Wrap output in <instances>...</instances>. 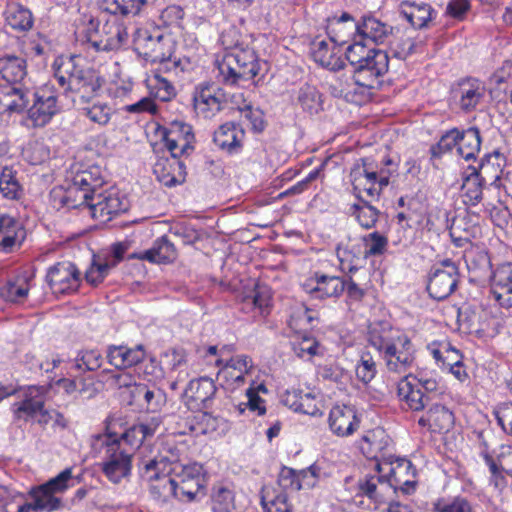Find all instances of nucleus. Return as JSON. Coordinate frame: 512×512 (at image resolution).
<instances>
[{"instance_id":"obj_1","label":"nucleus","mask_w":512,"mask_h":512,"mask_svg":"<svg viewBox=\"0 0 512 512\" xmlns=\"http://www.w3.org/2000/svg\"><path fill=\"white\" fill-rule=\"evenodd\" d=\"M141 477L151 482V492L164 501L176 498L191 502L203 487V467L199 463L183 464L163 455L142 458L139 463Z\"/></svg>"},{"instance_id":"obj_2","label":"nucleus","mask_w":512,"mask_h":512,"mask_svg":"<svg viewBox=\"0 0 512 512\" xmlns=\"http://www.w3.org/2000/svg\"><path fill=\"white\" fill-rule=\"evenodd\" d=\"M97 167L77 172L66 187L54 188L51 191L53 206L57 209H89L93 194L103 184Z\"/></svg>"},{"instance_id":"obj_3","label":"nucleus","mask_w":512,"mask_h":512,"mask_svg":"<svg viewBox=\"0 0 512 512\" xmlns=\"http://www.w3.org/2000/svg\"><path fill=\"white\" fill-rule=\"evenodd\" d=\"M133 43L136 51L147 61L161 63L167 71H183L180 59H172L175 49V42L169 35L159 28L140 27L133 35Z\"/></svg>"},{"instance_id":"obj_4","label":"nucleus","mask_w":512,"mask_h":512,"mask_svg":"<svg viewBox=\"0 0 512 512\" xmlns=\"http://www.w3.org/2000/svg\"><path fill=\"white\" fill-rule=\"evenodd\" d=\"M368 342L383 355L390 371L401 372L410 363L409 355L397 349L398 343L404 347L410 344V340L399 335L389 322L371 323L368 329Z\"/></svg>"},{"instance_id":"obj_5","label":"nucleus","mask_w":512,"mask_h":512,"mask_svg":"<svg viewBox=\"0 0 512 512\" xmlns=\"http://www.w3.org/2000/svg\"><path fill=\"white\" fill-rule=\"evenodd\" d=\"M91 449L95 456L104 455L101 471L110 482L118 484L130 476L132 453L127 449H120L119 442L109 435L92 436Z\"/></svg>"},{"instance_id":"obj_6","label":"nucleus","mask_w":512,"mask_h":512,"mask_svg":"<svg viewBox=\"0 0 512 512\" xmlns=\"http://www.w3.org/2000/svg\"><path fill=\"white\" fill-rule=\"evenodd\" d=\"M78 39L96 52L118 50L128 40L126 26L116 18L104 23L90 18L78 32Z\"/></svg>"},{"instance_id":"obj_7","label":"nucleus","mask_w":512,"mask_h":512,"mask_svg":"<svg viewBox=\"0 0 512 512\" xmlns=\"http://www.w3.org/2000/svg\"><path fill=\"white\" fill-rule=\"evenodd\" d=\"M55 79L65 92L75 94L82 102L90 101L99 91L102 82L95 71L83 69L75 62V57L63 61L55 71Z\"/></svg>"},{"instance_id":"obj_8","label":"nucleus","mask_w":512,"mask_h":512,"mask_svg":"<svg viewBox=\"0 0 512 512\" xmlns=\"http://www.w3.org/2000/svg\"><path fill=\"white\" fill-rule=\"evenodd\" d=\"M217 78L225 85H241L252 81L259 73V62L250 48H241L227 52L217 61Z\"/></svg>"},{"instance_id":"obj_9","label":"nucleus","mask_w":512,"mask_h":512,"mask_svg":"<svg viewBox=\"0 0 512 512\" xmlns=\"http://www.w3.org/2000/svg\"><path fill=\"white\" fill-rule=\"evenodd\" d=\"M377 472L382 473L387 482L391 484L392 492L397 490L410 494L415 490L416 471L411 461L405 458H387L378 461Z\"/></svg>"},{"instance_id":"obj_10","label":"nucleus","mask_w":512,"mask_h":512,"mask_svg":"<svg viewBox=\"0 0 512 512\" xmlns=\"http://www.w3.org/2000/svg\"><path fill=\"white\" fill-rule=\"evenodd\" d=\"M45 386H27L24 392V399L15 404L17 406L15 414L21 418L23 414L27 417L35 418L40 424L46 425L55 419L58 425L65 426L63 416L55 410H48L44 407L43 391Z\"/></svg>"},{"instance_id":"obj_11","label":"nucleus","mask_w":512,"mask_h":512,"mask_svg":"<svg viewBox=\"0 0 512 512\" xmlns=\"http://www.w3.org/2000/svg\"><path fill=\"white\" fill-rule=\"evenodd\" d=\"M259 370L253 366L251 359L246 355L230 357L224 362L216 375V381L226 382H247L248 384H264L265 379L260 380L256 375Z\"/></svg>"},{"instance_id":"obj_12","label":"nucleus","mask_w":512,"mask_h":512,"mask_svg":"<svg viewBox=\"0 0 512 512\" xmlns=\"http://www.w3.org/2000/svg\"><path fill=\"white\" fill-rule=\"evenodd\" d=\"M353 190L359 200L377 198L382 192L375 174V167L368 159H361L350 172Z\"/></svg>"},{"instance_id":"obj_13","label":"nucleus","mask_w":512,"mask_h":512,"mask_svg":"<svg viewBox=\"0 0 512 512\" xmlns=\"http://www.w3.org/2000/svg\"><path fill=\"white\" fill-rule=\"evenodd\" d=\"M389 58L385 51L373 49L371 54L354 70L355 82L359 87L373 88L378 78L388 71Z\"/></svg>"},{"instance_id":"obj_14","label":"nucleus","mask_w":512,"mask_h":512,"mask_svg":"<svg viewBox=\"0 0 512 512\" xmlns=\"http://www.w3.org/2000/svg\"><path fill=\"white\" fill-rule=\"evenodd\" d=\"M457 282L458 269L453 262L447 260L441 264V267L434 269L429 278L427 290L432 298L443 300L451 295Z\"/></svg>"},{"instance_id":"obj_15","label":"nucleus","mask_w":512,"mask_h":512,"mask_svg":"<svg viewBox=\"0 0 512 512\" xmlns=\"http://www.w3.org/2000/svg\"><path fill=\"white\" fill-rule=\"evenodd\" d=\"M357 489V496L366 497L369 500V507L372 509H377L394 495L391 484L379 472H377V475L366 476L360 479Z\"/></svg>"},{"instance_id":"obj_16","label":"nucleus","mask_w":512,"mask_h":512,"mask_svg":"<svg viewBox=\"0 0 512 512\" xmlns=\"http://www.w3.org/2000/svg\"><path fill=\"white\" fill-rule=\"evenodd\" d=\"M80 274L71 262L57 263L47 273V281L55 294H66L77 290Z\"/></svg>"},{"instance_id":"obj_17","label":"nucleus","mask_w":512,"mask_h":512,"mask_svg":"<svg viewBox=\"0 0 512 512\" xmlns=\"http://www.w3.org/2000/svg\"><path fill=\"white\" fill-rule=\"evenodd\" d=\"M126 203L115 191L94 192L88 212L100 222H107L119 212L126 211Z\"/></svg>"},{"instance_id":"obj_18","label":"nucleus","mask_w":512,"mask_h":512,"mask_svg":"<svg viewBox=\"0 0 512 512\" xmlns=\"http://www.w3.org/2000/svg\"><path fill=\"white\" fill-rule=\"evenodd\" d=\"M163 141L170 152L169 158H177L193 149L194 135L191 126L182 123H173L169 130L163 133Z\"/></svg>"},{"instance_id":"obj_19","label":"nucleus","mask_w":512,"mask_h":512,"mask_svg":"<svg viewBox=\"0 0 512 512\" xmlns=\"http://www.w3.org/2000/svg\"><path fill=\"white\" fill-rule=\"evenodd\" d=\"M359 419L356 410L349 405H335L328 417L330 431L338 437L352 435L359 427Z\"/></svg>"},{"instance_id":"obj_20","label":"nucleus","mask_w":512,"mask_h":512,"mask_svg":"<svg viewBox=\"0 0 512 512\" xmlns=\"http://www.w3.org/2000/svg\"><path fill=\"white\" fill-rule=\"evenodd\" d=\"M194 109L203 118H211L222 109L224 94L210 85L197 87L193 96Z\"/></svg>"},{"instance_id":"obj_21","label":"nucleus","mask_w":512,"mask_h":512,"mask_svg":"<svg viewBox=\"0 0 512 512\" xmlns=\"http://www.w3.org/2000/svg\"><path fill=\"white\" fill-rule=\"evenodd\" d=\"M153 173L157 180L167 187L182 184L185 181V165L177 158H169L165 155L158 156L153 165Z\"/></svg>"},{"instance_id":"obj_22","label":"nucleus","mask_w":512,"mask_h":512,"mask_svg":"<svg viewBox=\"0 0 512 512\" xmlns=\"http://www.w3.org/2000/svg\"><path fill=\"white\" fill-rule=\"evenodd\" d=\"M311 55L315 62L329 70L343 68L344 62L341 59V49L335 44L334 39H316L311 44Z\"/></svg>"},{"instance_id":"obj_23","label":"nucleus","mask_w":512,"mask_h":512,"mask_svg":"<svg viewBox=\"0 0 512 512\" xmlns=\"http://www.w3.org/2000/svg\"><path fill=\"white\" fill-rule=\"evenodd\" d=\"M35 100L28 110V120L33 127H44L57 112V99L46 91L34 94Z\"/></svg>"},{"instance_id":"obj_24","label":"nucleus","mask_w":512,"mask_h":512,"mask_svg":"<svg viewBox=\"0 0 512 512\" xmlns=\"http://www.w3.org/2000/svg\"><path fill=\"white\" fill-rule=\"evenodd\" d=\"M303 287L313 298L326 299L340 296L345 290V283L338 276L316 274L315 279H310Z\"/></svg>"},{"instance_id":"obj_25","label":"nucleus","mask_w":512,"mask_h":512,"mask_svg":"<svg viewBox=\"0 0 512 512\" xmlns=\"http://www.w3.org/2000/svg\"><path fill=\"white\" fill-rule=\"evenodd\" d=\"M30 91L22 85L0 86V113L11 115L23 112L29 104Z\"/></svg>"},{"instance_id":"obj_26","label":"nucleus","mask_w":512,"mask_h":512,"mask_svg":"<svg viewBox=\"0 0 512 512\" xmlns=\"http://www.w3.org/2000/svg\"><path fill=\"white\" fill-rule=\"evenodd\" d=\"M107 358L117 369H125L137 365L144 360L146 352L142 344L134 347L127 345H110L107 348Z\"/></svg>"},{"instance_id":"obj_27","label":"nucleus","mask_w":512,"mask_h":512,"mask_svg":"<svg viewBox=\"0 0 512 512\" xmlns=\"http://www.w3.org/2000/svg\"><path fill=\"white\" fill-rule=\"evenodd\" d=\"M244 138L245 131L240 125L227 122L214 132L213 141L221 150L237 153L243 145Z\"/></svg>"},{"instance_id":"obj_28","label":"nucleus","mask_w":512,"mask_h":512,"mask_svg":"<svg viewBox=\"0 0 512 512\" xmlns=\"http://www.w3.org/2000/svg\"><path fill=\"white\" fill-rule=\"evenodd\" d=\"M25 236V230L17 219L9 215L0 216V251L11 252Z\"/></svg>"},{"instance_id":"obj_29","label":"nucleus","mask_w":512,"mask_h":512,"mask_svg":"<svg viewBox=\"0 0 512 512\" xmlns=\"http://www.w3.org/2000/svg\"><path fill=\"white\" fill-rule=\"evenodd\" d=\"M230 428L231 425L226 419L207 412L196 415L191 425V431L195 435H209L214 438L224 436Z\"/></svg>"},{"instance_id":"obj_30","label":"nucleus","mask_w":512,"mask_h":512,"mask_svg":"<svg viewBox=\"0 0 512 512\" xmlns=\"http://www.w3.org/2000/svg\"><path fill=\"white\" fill-rule=\"evenodd\" d=\"M400 14L416 29L427 27L432 20L433 9L423 1H402L399 5Z\"/></svg>"},{"instance_id":"obj_31","label":"nucleus","mask_w":512,"mask_h":512,"mask_svg":"<svg viewBox=\"0 0 512 512\" xmlns=\"http://www.w3.org/2000/svg\"><path fill=\"white\" fill-rule=\"evenodd\" d=\"M361 40L373 43H383L393 31V28L374 17H364L360 24H353Z\"/></svg>"},{"instance_id":"obj_32","label":"nucleus","mask_w":512,"mask_h":512,"mask_svg":"<svg viewBox=\"0 0 512 512\" xmlns=\"http://www.w3.org/2000/svg\"><path fill=\"white\" fill-rule=\"evenodd\" d=\"M26 76L27 63L24 58L9 54L0 57V77L7 85H22Z\"/></svg>"},{"instance_id":"obj_33","label":"nucleus","mask_w":512,"mask_h":512,"mask_svg":"<svg viewBox=\"0 0 512 512\" xmlns=\"http://www.w3.org/2000/svg\"><path fill=\"white\" fill-rule=\"evenodd\" d=\"M485 92L486 90L484 85L476 79H467L462 81L459 84L458 89V93L460 95L459 106L461 110L465 112L475 110L484 99Z\"/></svg>"},{"instance_id":"obj_34","label":"nucleus","mask_w":512,"mask_h":512,"mask_svg":"<svg viewBox=\"0 0 512 512\" xmlns=\"http://www.w3.org/2000/svg\"><path fill=\"white\" fill-rule=\"evenodd\" d=\"M135 257L152 263H170L176 259L177 252L174 244L164 236L157 239L150 249L137 254Z\"/></svg>"},{"instance_id":"obj_35","label":"nucleus","mask_w":512,"mask_h":512,"mask_svg":"<svg viewBox=\"0 0 512 512\" xmlns=\"http://www.w3.org/2000/svg\"><path fill=\"white\" fill-rule=\"evenodd\" d=\"M391 443V439L383 428L377 427L367 431L361 441V449L368 457L377 458Z\"/></svg>"},{"instance_id":"obj_36","label":"nucleus","mask_w":512,"mask_h":512,"mask_svg":"<svg viewBox=\"0 0 512 512\" xmlns=\"http://www.w3.org/2000/svg\"><path fill=\"white\" fill-rule=\"evenodd\" d=\"M359 84L355 82V75L353 78L345 75L336 76L331 79L329 83V90L336 98H344L348 102L359 103L362 98L357 92Z\"/></svg>"},{"instance_id":"obj_37","label":"nucleus","mask_w":512,"mask_h":512,"mask_svg":"<svg viewBox=\"0 0 512 512\" xmlns=\"http://www.w3.org/2000/svg\"><path fill=\"white\" fill-rule=\"evenodd\" d=\"M6 22L12 29L24 32L32 28L34 19L27 7L18 2H12L6 10Z\"/></svg>"},{"instance_id":"obj_38","label":"nucleus","mask_w":512,"mask_h":512,"mask_svg":"<svg viewBox=\"0 0 512 512\" xmlns=\"http://www.w3.org/2000/svg\"><path fill=\"white\" fill-rule=\"evenodd\" d=\"M150 3V0H103L104 11L116 16L139 15Z\"/></svg>"},{"instance_id":"obj_39","label":"nucleus","mask_w":512,"mask_h":512,"mask_svg":"<svg viewBox=\"0 0 512 512\" xmlns=\"http://www.w3.org/2000/svg\"><path fill=\"white\" fill-rule=\"evenodd\" d=\"M295 101L296 105L310 115L317 114L323 109L322 95L315 86L310 84H304L299 88Z\"/></svg>"},{"instance_id":"obj_40","label":"nucleus","mask_w":512,"mask_h":512,"mask_svg":"<svg viewBox=\"0 0 512 512\" xmlns=\"http://www.w3.org/2000/svg\"><path fill=\"white\" fill-rule=\"evenodd\" d=\"M30 289L27 276H17L0 288V297L11 303H22L28 296Z\"/></svg>"},{"instance_id":"obj_41","label":"nucleus","mask_w":512,"mask_h":512,"mask_svg":"<svg viewBox=\"0 0 512 512\" xmlns=\"http://www.w3.org/2000/svg\"><path fill=\"white\" fill-rule=\"evenodd\" d=\"M481 137L476 127L460 131L458 154L465 160L475 159L480 152Z\"/></svg>"},{"instance_id":"obj_42","label":"nucleus","mask_w":512,"mask_h":512,"mask_svg":"<svg viewBox=\"0 0 512 512\" xmlns=\"http://www.w3.org/2000/svg\"><path fill=\"white\" fill-rule=\"evenodd\" d=\"M426 386H396V392L400 400L414 411L422 410L428 402Z\"/></svg>"},{"instance_id":"obj_43","label":"nucleus","mask_w":512,"mask_h":512,"mask_svg":"<svg viewBox=\"0 0 512 512\" xmlns=\"http://www.w3.org/2000/svg\"><path fill=\"white\" fill-rule=\"evenodd\" d=\"M30 495L36 512H52L61 506V499L42 485L32 489Z\"/></svg>"},{"instance_id":"obj_44","label":"nucleus","mask_w":512,"mask_h":512,"mask_svg":"<svg viewBox=\"0 0 512 512\" xmlns=\"http://www.w3.org/2000/svg\"><path fill=\"white\" fill-rule=\"evenodd\" d=\"M102 435H109L113 440L119 442L120 449H127L132 454L147 439L139 424L133 425L120 436L116 433H103Z\"/></svg>"},{"instance_id":"obj_45","label":"nucleus","mask_w":512,"mask_h":512,"mask_svg":"<svg viewBox=\"0 0 512 512\" xmlns=\"http://www.w3.org/2000/svg\"><path fill=\"white\" fill-rule=\"evenodd\" d=\"M216 392V386H187L183 393L186 404L192 409L207 407Z\"/></svg>"},{"instance_id":"obj_46","label":"nucleus","mask_w":512,"mask_h":512,"mask_svg":"<svg viewBox=\"0 0 512 512\" xmlns=\"http://www.w3.org/2000/svg\"><path fill=\"white\" fill-rule=\"evenodd\" d=\"M0 193L11 200L19 199L23 193L16 172L9 167H4L0 174Z\"/></svg>"},{"instance_id":"obj_47","label":"nucleus","mask_w":512,"mask_h":512,"mask_svg":"<svg viewBox=\"0 0 512 512\" xmlns=\"http://www.w3.org/2000/svg\"><path fill=\"white\" fill-rule=\"evenodd\" d=\"M462 196L467 205H477L482 199V181L476 171L465 178L462 184Z\"/></svg>"},{"instance_id":"obj_48","label":"nucleus","mask_w":512,"mask_h":512,"mask_svg":"<svg viewBox=\"0 0 512 512\" xmlns=\"http://www.w3.org/2000/svg\"><path fill=\"white\" fill-rule=\"evenodd\" d=\"M371 199L360 200L362 204H354L352 214L359 224L366 229L372 228L378 220V210L369 204Z\"/></svg>"},{"instance_id":"obj_49","label":"nucleus","mask_w":512,"mask_h":512,"mask_svg":"<svg viewBox=\"0 0 512 512\" xmlns=\"http://www.w3.org/2000/svg\"><path fill=\"white\" fill-rule=\"evenodd\" d=\"M428 421L435 430L448 431L453 426L454 416L446 407L436 405L429 410Z\"/></svg>"},{"instance_id":"obj_50","label":"nucleus","mask_w":512,"mask_h":512,"mask_svg":"<svg viewBox=\"0 0 512 512\" xmlns=\"http://www.w3.org/2000/svg\"><path fill=\"white\" fill-rule=\"evenodd\" d=\"M243 301L246 306L256 308L261 314H264L270 306V290L266 286L256 285L255 289L249 295H246Z\"/></svg>"},{"instance_id":"obj_51","label":"nucleus","mask_w":512,"mask_h":512,"mask_svg":"<svg viewBox=\"0 0 512 512\" xmlns=\"http://www.w3.org/2000/svg\"><path fill=\"white\" fill-rule=\"evenodd\" d=\"M200 357L207 360V362H214L217 367H220L226 360H229L230 355L234 352L233 345H222L220 348L218 346H208L202 347L197 350Z\"/></svg>"},{"instance_id":"obj_52","label":"nucleus","mask_w":512,"mask_h":512,"mask_svg":"<svg viewBox=\"0 0 512 512\" xmlns=\"http://www.w3.org/2000/svg\"><path fill=\"white\" fill-rule=\"evenodd\" d=\"M434 509L436 512H476L471 503L461 496L439 499L435 502Z\"/></svg>"},{"instance_id":"obj_53","label":"nucleus","mask_w":512,"mask_h":512,"mask_svg":"<svg viewBox=\"0 0 512 512\" xmlns=\"http://www.w3.org/2000/svg\"><path fill=\"white\" fill-rule=\"evenodd\" d=\"M321 399L310 386H306L300 398L296 412L316 416L320 414Z\"/></svg>"},{"instance_id":"obj_54","label":"nucleus","mask_w":512,"mask_h":512,"mask_svg":"<svg viewBox=\"0 0 512 512\" xmlns=\"http://www.w3.org/2000/svg\"><path fill=\"white\" fill-rule=\"evenodd\" d=\"M364 242V258L370 256H380L387 249L388 239L378 232L370 233L363 237Z\"/></svg>"},{"instance_id":"obj_55","label":"nucleus","mask_w":512,"mask_h":512,"mask_svg":"<svg viewBox=\"0 0 512 512\" xmlns=\"http://www.w3.org/2000/svg\"><path fill=\"white\" fill-rule=\"evenodd\" d=\"M213 512H236L234 493L227 488L218 489L212 499Z\"/></svg>"},{"instance_id":"obj_56","label":"nucleus","mask_w":512,"mask_h":512,"mask_svg":"<svg viewBox=\"0 0 512 512\" xmlns=\"http://www.w3.org/2000/svg\"><path fill=\"white\" fill-rule=\"evenodd\" d=\"M102 357L96 350L83 351L81 355L76 358L75 362L71 364L70 369L75 371L87 370L94 371L101 366Z\"/></svg>"},{"instance_id":"obj_57","label":"nucleus","mask_w":512,"mask_h":512,"mask_svg":"<svg viewBox=\"0 0 512 512\" xmlns=\"http://www.w3.org/2000/svg\"><path fill=\"white\" fill-rule=\"evenodd\" d=\"M295 488L296 491L302 489H311L316 486L319 476L320 468L317 465H311L307 469L296 471Z\"/></svg>"},{"instance_id":"obj_58","label":"nucleus","mask_w":512,"mask_h":512,"mask_svg":"<svg viewBox=\"0 0 512 512\" xmlns=\"http://www.w3.org/2000/svg\"><path fill=\"white\" fill-rule=\"evenodd\" d=\"M319 343L315 338L303 336L292 342V349L294 353L302 359L309 360L318 352Z\"/></svg>"},{"instance_id":"obj_59","label":"nucleus","mask_w":512,"mask_h":512,"mask_svg":"<svg viewBox=\"0 0 512 512\" xmlns=\"http://www.w3.org/2000/svg\"><path fill=\"white\" fill-rule=\"evenodd\" d=\"M373 49L368 48L362 40H355L346 48V59L354 67V70L364 61V58L371 54Z\"/></svg>"},{"instance_id":"obj_60","label":"nucleus","mask_w":512,"mask_h":512,"mask_svg":"<svg viewBox=\"0 0 512 512\" xmlns=\"http://www.w3.org/2000/svg\"><path fill=\"white\" fill-rule=\"evenodd\" d=\"M83 114L92 122L99 125H106L111 118V108L104 103H94L91 106L84 107Z\"/></svg>"},{"instance_id":"obj_61","label":"nucleus","mask_w":512,"mask_h":512,"mask_svg":"<svg viewBox=\"0 0 512 512\" xmlns=\"http://www.w3.org/2000/svg\"><path fill=\"white\" fill-rule=\"evenodd\" d=\"M460 130L453 128L447 131L438 141L437 145L432 147V154L440 156L443 153L451 151L454 147L458 148Z\"/></svg>"},{"instance_id":"obj_62","label":"nucleus","mask_w":512,"mask_h":512,"mask_svg":"<svg viewBox=\"0 0 512 512\" xmlns=\"http://www.w3.org/2000/svg\"><path fill=\"white\" fill-rule=\"evenodd\" d=\"M466 225L463 218H455L451 223L449 234L453 243L458 247H463L470 241V232L465 228Z\"/></svg>"},{"instance_id":"obj_63","label":"nucleus","mask_w":512,"mask_h":512,"mask_svg":"<svg viewBox=\"0 0 512 512\" xmlns=\"http://www.w3.org/2000/svg\"><path fill=\"white\" fill-rule=\"evenodd\" d=\"M111 269L112 268L105 261L98 262L94 259L91 266L86 271L85 279L89 284L97 286L103 282Z\"/></svg>"},{"instance_id":"obj_64","label":"nucleus","mask_w":512,"mask_h":512,"mask_svg":"<svg viewBox=\"0 0 512 512\" xmlns=\"http://www.w3.org/2000/svg\"><path fill=\"white\" fill-rule=\"evenodd\" d=\"M72 480V468H66L57 476L42 484L45 489L54 494L62 493L69 488V482Z\"/></svg>"}]
</instances>
